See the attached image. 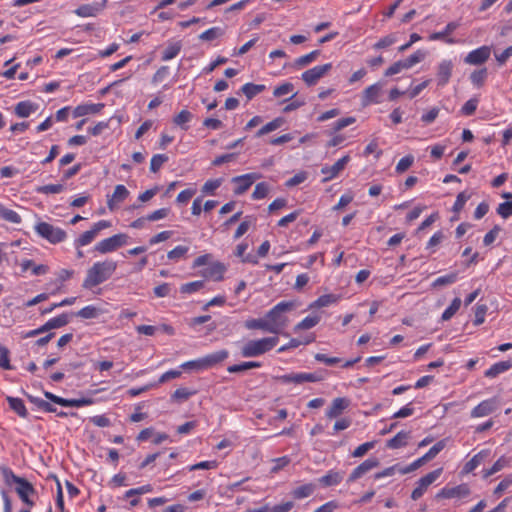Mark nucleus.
<instances>
[{
    "mask_svg": "<svg viewBox=\"0 0 512 512\" xmlns=\"http://www.w3.org/2000/svg\"><path fill=\"white\" fill-rule=\"evenodd\" d=\"M117 267V262L111 258L94 262L86 271L82 287L90 290L108 281L116 272Z\"/></svg>",
    "mask_w": 512,
    "mask_h": 512,
    "instance_id": "obj_1",
    "label": "nucleus"
},
{
    "mask_svg": "<svg viewBox=\"0 0 512 512\" xmlns=\"http://www.w3.org/2000/svg\"><path fill=\"white\" fill-rule=\"evenodd\" d=\"M296 306L294 301H281L265 314L272 334H278L287 326L286 313L292 311Z\"/></svg>",
    "mask_w": 512,
    "mask_h": 512,
    "instance_id": "obj_2",
    "label": "nucleus"
},
{
    "mask_svg": "<svg viewBox=\"0 0 512 512\" xmlns=\"http://www.w3.org/2000/svg\"><path fill=\"white\" fill-rule=\"evenodd\" d=\"M278 342L279 338L277 336L249 340L241 347V355L245 358L261 356L271 351Z\"/></svg>",
    "mask_w": 512,
    "mask_h": 512,
    "instance_id": "obj_3",
    "label": "nucleus"
},
{
    "mask_svg": "<svg viewBox=\"0 0 512 512\" xmlns=\"http://www.w3.org/2000/svg\"><path fill=\"white\" fill-rule=\"evenodd\" d=\"M34 230L38 236L47 240L51 244L61 243L67 238L65 230L44 221L37 222L34 226Z\"/></svg>",
    "mask_w": 512,
    "mask_h": 512,
    "instance_id": "obj_4",
    "label": "nucleus"
},
{
    "mask_svg": "<svg viewBox=\"0 0 512 512\" xmlns=\"http://www.w3.org/2000/svg\"><path fill=\"white\" fill-rule=\"evenodd\" d=\"M129 240L130 237L125 233L114 234L97 242L94 246V251L102 255L112 253L127 245Z\"/></svg>",
    "mask_w": 512,
    "mask_h": 512,
    "instance_id": "obj_5",
    "label": "nucleus"
},
{
    "mask_svg": "<svg viewBox=\"0 0 512 512\" xmlns=\"http://www.w3.org/2000/svg\"><path fill=\"white\" fill-rule=\"evenodd\" d=\"M2 475L7 485H15V492L17 495L20 494H36V489L32 483L26 478L16 475L12 469L5 467L2 469Z\"/></svg>",
    "mask_w": 512,
    "mask_h": 512,
    "instance_id": "obj_6",
    "label": "nucleus"
},
{
    "mask_svg": "<svg viewBox=\"0 0 512 512\" xmlns=\"http://www.w3.org/2000/svg\"><path fill=\"white\" fill-rule=\"evenodd\" d=\"M425 52L421 50H417L413 54H411L408 58L403 60H398L390 65L384 72V76L391 77L393 75L401 73L403 70H408L424 60Z\"/></svg>",
    "mask_w": 512,
    "mask_h": 512,
    "instance_id": "obj_7",
    "label": "nucleus"
},
{
    "mask_svg": "<svg viewBox=\"0 0 512 512\" xmlns=\"http://www.w3.org/2000/svg\"><path fill=\"white\" fill-rule=\"evenodd\" d=\"M324 379L323 375L319 372L307 373V372H293L276 377V380L282 384L293 383L295 385H301L306 382L315 383L320 382Z\"/></svg>",
    "mask_w": 512,
    "mask_h": 512,
    "instance_id": "obj_8",
    "label": "nucleus"
},
{
    "mask_svg": "<svg viewBox=\"0 0 512 512\" xmlns=\"http://www.w3.org/2000/svg\"><path fill=\"white\" fill-rule=\"evenodd\" d=\"M445 446H446L445 440L438 441L423 456L416 459L415 461L410 463L408 466L403 467V469H399V473L400 474H408L414 470H417L426 462L434 459L445 448Z\"/></svg>",
    "mask_w": 512,
    "mask_h": 512,
    "instance_id": "obj_9",
    "label": "nucleus"
},
{
    "mask_svg": "<svg viewBox=\"0 0 512 512\" xmlns=\"http://www.w3.org/2000/svg\"><path fill=\"white\" fill-rule=\"evenodd\" d=\"M111 226L112 224L109 220H100L94 223L90 230L83 232L77 239H75V248H81L89 245L97 237L100 231L110 228Z\"/></svg>",
    "mask_w": 512,
    "mask_h": 512,
    "instance_id": "obj_10",
    "label": "nucleus"
},
{
    "mask_svg": "<svg viewBox=\"0 0 512 512\" xmlns=\"http://www.w3.org/2000/svg\"><path fill=\"white\" fill-rule=\"evenodd\" d=\"M441 474L442 468H438L421 477L416 482V486L411 493V499L414 501L420 499L428 490L429 486L433 484L440 477Z\"/></svg>",
    "mask_w": 512,
    "mask_h": 512,
    "instance_id": "obj_11",
    "label": "nucleus"
},
{
    "mask_svg": "<svg viewBox=\"0 0 512 512\" xmlns=\"http://www.w3.org/2000/svg\"><path fill=\"white\" fill-rule=\"evenodd\" d=\"M260 178L261 175L258 173H247L233 177L231 180L234 184L233 193L237 196L244 194Z\"/></svg>",
    "mask_w": 512,
    "mask_h": 512,
    "instance_id": "obj_12",
    "label": "nucleus"
},
{
    "mask_svg": "<svg viewBox=\"0 0 512 512\" xmlns=\"http://www.w3.org/2000/svg\"><path fill=\"white\" fill-rule=\"evenodd\" d=\"M332 69L331 63L314 66L301 74V79L307 86L315 85L322 77H324Z\"/></svg>",
    "mask_w": 512,
    "mask_h": 512,
    "instance_id": "obj_13",
    "label": "nucleus"
},
{
    "mask_svg": "<svg viewBox=\"0 0 512 512\" xmlns=\"http://www.w3.org/2000/svg\"><path fill=\"white\" fill-rule=\"evenodd\" d=\"M44 396L50 400L51 402L58 404L63 407H84L94 404L93 398H79V399H66L60 396H57L49 391L44 392Z\"/></svg>",
    "mask_w": 512,
    "mask_h": 512,
    "instance_id": "obj_14",
    "label": "nucleus"
},
{
    "mask_svg": "<svg viewBox=\"0 0 512 512\" xmlns=\"http://www.w3.org/2000/svg\"><path fill=\"white\" fill-rule=\"evenodd\" d=\"M349 161L350 156L345 155L342 158L338 159L333 165L323 166L321 168V173L324 175L322 182L326 183L336 178L344 170Z\"/></svg>",
    "mask_w": 512,
    "mask_h": 512,
    "instance_id": "obj_15",
    "label": "nucleus"
},
{
    "mask_svg": "<svg viewBox=\"0 0 512 512\" xmlns=\"http://www.w3.org/2000/svg\"><path fill=\"white\" fill-rule=\"evenodd\" d=\"M471 490L466 483L459 484L455 487H443L437 494V499H452V498H465L468 497Z\"/></svg>",
    "mask_w": 512,
    "mask_h": 512,
    "instance_id": "obj_16",
    "label": "nucleus"
},
{
    "mask_svg": "<svg viewBox=\"0 0 512 512\" xmlns=\"http://www.w3.org/2000/svg\"><path fill=\"white\" fill-rule=\"evenodd\" d=\"M379 464V460L375 457L366 459L352 470V472L348 476L347 482L353 483L357 481L358 479L366 475L368 472H370L372 469L378 467Z\"/></svg>",
    "mask_w": 512,
    "mask_h": 512,
    "instance_id": "obj_17",
    "label": "nucleus"
},
{
    "mask_svg": "<svg viewBox=\"0 0 512 512\" xmlns=\"http://www.w3.org/2000/svg\"><path fill=\"white\" fill-rule=\"evenodd\" d=\"M129 194V190L123 184L116 185L112 195L107 196L108 209L110 211L116 210L128 198Z\"/></svg>",
    "mask_w": 512,
    "mask_h": 512,
    "instance_id": "obj_18",
    "label": "nucleus"
},
{
    "mask_svg": "<svg viewBox=\"0 0 512 512\" xmlns=\"http://www.w3.org/2000/svg\"><path fill=\"white\" fill-rule=\"evenodd\" d=\"M453 68L454 64L452 60L449 59H444L438 64L436 70V80L438 86L444 87L449 83Z\"/></svg>",
    "mask_w": 512,
    "mask_h": 512,
    "instance_id": "obj_19",
    "label": "nucleus"
},
{
    "mask_svg": "<svg viewBox=\"0 0 512 512\" xmlns=\"http://www.w3.org/2000/svg\"><path fill=\"white\" fill-rule=\"evenodd\" d=\"M107 5V0H102L101 2H93L89 4H83L78 6L74 13L82 18L95 17L101 11L105 9Z\"/></svg>",
    "mask_w": 512,
    "mask_h": 512,
    "instance_id": "obj_20",
    "label": "nucleus"
},
{
    "mask_svg": "<svg viewBox=\"0 0 512 512\" xmlns=\"http://www.w3.org/2000/svg\"><path fill=\"white\" fill-rule=\"evenodd\" d=\"M491 55V48L489 46H481L477 49L470 51L464 62L469 65H481L485 63Z\"/></svg>",
    "mask_w": 512,
    "mask_h": 512,
    "instance_id": "obj_21",
    "label": "nucleus"
},
{
    "mask_svg": "<svg viewBox=\"0 0 512 512\" xmlns=\"http://www.w3.org/2000/svg\"><path fill=\"white\" fill-rule=\"evenodd\" d=\"M104 107V103H82L73 109L72 116L79 118L87 115L100 114Z\"/></svg>",
    "mask_w": 512,
    "mask_h": 512,
    "instance_id": "obj_22",
    "label": "nucleus"
},
{
    "mask_svg": "<svg viewBox=\"0 0 512 512\" xmlns=\"http://www.w3.org/2000/svg\"><path fill=\"white\" fill-rule=\"evenodd\" d=\"M497 408V400L496 398H490L481 401L477 406H475L471 410V417L472 418H480L485 417L493 413Z\"/></svg>",
    "mask_w": 512,
    "mask_h": 512,
    "instance_id": "obj_23",
    "label": "nucleus"
},
{
    "mask_svg": "<svg viewBox=\"0 0 512 512\" xmlns=\"http://www.w3.org/2000/svg\"><path fill=\"white\" fill-rule=\"evenodd\" d=\"M382 85L380 83H374L364 89L361 97L362 106L366 107L370 104L379 103V97L381 94Z\"/></svg>",
    "mask_w": 512,
    "mask_h": 512,
    "instance_id": "obj_24",
    "label": "nucleus"
},
{
    "mask_svg": "<svg viewBox=\"0 0 512 512\" xmlns=\"http://www.w3.org/2000/svg\"><path fill=\"white\" fill-rule=\"evenodd\" d=\"M226 270L227 268L222 262L216 261L213 262L208 268L203 270L201 272V275L204 278L219 282L224 279V274Z\"/></svg>",
    "mask_w": 512,
    "mask_h": 512,
    "instance_id": "obj_25",
    "label": "nucleus"
},
{
    "mask_svg": "<svg viewBox=\"0 0 512 512\" xmlns=\"http://www.w3.org/2000/svg\"><path fill=\"white\" fill-rule=\"evenodd\" d=\"M350 405V400L345 397L335 398L330 407L326 410V417L334 419L339 417Z\"/></svg>",
    "mask_w": 512,
    "mask_h": 512,
    "instance_id": "obj_26",
    "label": "nucleus"
},
{
    "mask_svg": "<svg viewBox=\"0 0 512 512\" xmlns=\"http://www.w3.org/2000/svg\"><path fill=\"white\" fill-rule=\"evenodd\" d=\"M459 24L457 22H449L442 31L434 32L429 35L428 39L430 41L443 40L447 44H454L456 41L453 38H449L448 36L458 28Z\"/></svg>",
    "mask_w": 512,
    "mask_h": 512,
    "instance_id": "obj_27",
    "label": "nucleus"
},
{
    "mask_svg": "<svg viewBox=\"0 0 512 512\" xmlns=\"http://www.w3.org/2000/svg\"><path fill=\"white\" fill-rule=\"evenodd\" d=\"M229 356V352L225 349L219 350L210 354L205 355L202 358L204 370H208L217 364L223 362Z\"/></svg>",
    "mask_w": 512,
    "mask_h": 512,
    "instance_id": "obj_28",
    "label": "nucleus"
},
{
    "mask_svg": "<svg viewBox=\"0 0 512 512\" xmlns=\"http://www.w3.org/2000/svg\"><path fill=\"white\" fill-rule=\"evenodd\" d=\"M38 109V104L25 100L18 102L14 107V113L17 117L27 118L31 114L35 113Z\"/></svg>",
    "mask_w": 512,
    "mask_h": 512,
    "instance_id": "obj_29",
    "label": "nucleus"
},
{
    "mask_svg": "<svg viewBox=\"0 0 512 512\" xmlns=\"http://www.w3.org/2000/svg\"><path fill=\"white\" fill-rule=\"evenodd\" d=\"M343 477L344 472L331 469L325 475L320 477L318 481L324 487H331L340 484Z\"/></svg>",
    "mask_w": 512,
    "mask_h": 512,
    "instance_id": "obj_30",
    "label": "nucleus"
},
{
    "mask_svg": "<svg viewBox=\"0 0 512 512\" xmlns=\"http://www.w3.org/2000/svg\"><path fill=\"white\" fill-rule=\"evenodd\" d=\"M182 46L183 45L180 40H169L162 52L161 59L163 61H169L174 59L182 50Z\"/></svg>",
    "mask_w": 512,
    "mask_h": 512,
    "instance_id": "obj_31",
    "label": "nucleus"
},
{
    "mask_svg": "<svg viewBox=\"0 0 512 512\" xmlns=\"http://www.w3.org/2000/svg\"><path fill=\"white\" fill-rule=\"evenodd\" d=\"M490 455V450L483 449L477 454H475L468 462L465 463L463 467V473L468 474L474 471L488 456Z\"/></svg>",
    "mask_w": 512,
    "mask_h": 512,
    "instance_id": "obj_32",
    "label": "nucleus"
},
{
    "mask_svg": "<svg viewBox=\"0 0 512 512\" xmlns=\"http://www.w3.org/2000/svg\"><path fill=\"white\" fill-rule=\"evenodd\" d=\"M511 368H512L511 360L500 361V362L494 363L489 369H487L484 372V375H485V377L492 379V378H495L498 375L508 371Z\"/></svg>",
    "mask_w": 512,
    "mask_h": 512,
    "instance_id": "obj_33",
    "label": "nucleus"
},
{
    "mask_svg": "<svg viewBox=\"0 0 512 512\" xmlns=\"http://www.w3.org/2000/svg\"><path fill=\"white\" fill-rule=\"evenodd\" d=\"M248 249V243L242 242L239 243L236 246V249L234 251V255L241 259L242 263H249L252 265L258 264V257L252 254H245L246 250Z\"/></svg>",
    "mask_w": 512,
    "mask_h": 512,
    "instance_id": "obj_34",
    "label": "nucleus"
},
{
    "mask_svg": "<svg viewBox=\"0 0 512 512\" xmlns=\"http://www.w3.org/2000/svg\"><path fill=\"white\" fill-rule=\"evenodd\" d=\"M410 438L409 431H400L393 438L389 439L386 443V447L389 449H399L405 447Z\"/></svg>",
    "mask_w": 512,
    "mask_h": 512,
    "instance_id": "obj_35",
    "label": "nucleus"
},
{
    "mask_svg": "<svg viewBox=\"0 0 512 512\" xmlns=\"http://www.w3.org/2000/svg\"><path fill=\"white\" fill-rule=\"evenodd\" d=\"M511 462L512 459L510 457L501 456L494 462V464L489 469L483 470V477L488 478L493 474L509 467L511 465Z\"/></svg>",
    "mask_w": 512,
    "mask_h": 512,
    "instance_id": "obj_36",
    "label": "nucleus"
},
{
    "mask_svg": "<svg viewBox=\"0 0 512 512\" xmlns=\"http://www.w3.org/2000/svg\"><path fill=\"white\" fill-rule=\"evenodd\" d=\"M104 313H105V310L100 307H97L95 305H87V306L81 308L76 313V316L83 318V319H96Z\"/></svg>",
    "mask_w": 512,
    "mask_h": 512,
    "instance_id": "obj_37",
    "label": "nucleus"
},
{
    "mask_svg": "<svg viewBox=\"0 0 512 512\" xmlns=\"http://www.w3.org/2000/svg\"><path fill=\"white\" fill-rule=\"evenodd\" d=\"M9 407L21 418H27L28 411L22 399L8 396L6 398Z\"/></svg>",
    "mask_w": 512,
    "mask_h": 512,
    "instance_id": "obj_38",
    "label": "nucleus"
},
{
    "mask_svg": "<svg viewBox=\"0 0 512 512\" xmlns=\"http://www.w3.org/2000/svg\"><path fill=\"white\" fill-rule=\"evenodd\" d=\"M192 118V113L187 109H183L173 117V123L176 126H179L182 130L187 131L189 129L188 123Z\"/></svg>",
    "mask_w": 512,
    "mask_h": 512,
    "instance_id": "obj_39",
    "label": "nucleus"
},
{
    "mask_svg": "<svg viewBox=\"0 0 512 512\" xmlns=\"http://www.w3.org/2000/svg\"><path fill=\"white\" fill-rule=\"evenodd\" d=\"M0 218L11 224H20L22 222L21 216L14 210L5 207L0 203Z\"/></svg>",
    "mask_w": 512,
    "mask_h": 512,
    "instance_id": "obj_40",
    "label": "nucleus"
},
{
    "mask_svg": "<svg viewBox=\"0 0 512 512\" xmlns=\"http://www.w3.org/2000/svg\"><path fill=\"white\" fill-rule=\"evenodd\" d=\"M314 491L315 485L312 483H307L293 489L291 495L294 499L300 500L310 497Z\"/></svg>",
    "mask_w": 512,
    "mask_h": 512,
    "instance_id": "obj_41",
    "label": "nucleus"
},
{
    "mask_svg": "<svg viewBox=\"0 0 512 512\" xmlns=\"http://www.w3.org/2000/svg\"><path fill=\"white\" fill-rule=\"evenodd\" d=\"M244 326L249 330L259 329L271 333V328L268 326L266 316H264V318L248 319L245 321Z\"/></svg>",
    "mask_w": 512,
    "mask_h": 512,
    "instance_id": "obj_42",
    "label": "nucleus"
},
{
    "mask_svg": "<svg viewBox=\"0 0 512 512\" xmlns=\"http://www.w3.org/2000/svg\"><path fill=\"white\" fill-rule=\"evenodd\" d=\"M69 323V318H68V315L63 313L61 315H58L56 317H53L51 319H49L44 325V330L45 332L51 330V329H56V328H61L65 325H67Z\"/></svg>",
    "mask_w": 512,
    "mask_h": 512,
    "instance_id": "obj_43",
    "label": "nucleus"
},
{
    "mask_svg": "<svg viewBox=\"0 0 512 512\" xmlns=\"http://www.w3.org/2000/svg\"><path fill=\"white\" fill-rule=\"evenodd\" d=\"M319 55H320L319 50H313L308 54H305V55H302V56L296 58L293 65L297 69L306 67L307 65L314 62L318 58Z\"/></svg>",
    "mask_w": 512,
    "mask_h": 512,
    "instance_id": "obj_44",
    "label": "nucleus"
},
{
    "mask_svg": "<svg viewBox=\"0 0 512 512\" xmlns=\"http://www.w3.org/2000/svg\"><path fill=\"white\" fill-rule=\"evenodd\" d=\"M339 296L335 294H325L318 297L314 302L310 304V308H322L327 307L331 304L337 303Z\"/></svg>",
    "mask_w": 512,
    "mask_h": 512,
    "instance_id": "obj_45",
    "label": "nucleus"
},
{
    "mask_svg": "<svg viewBox=\"0 0 512 512\" xmlns=\"http://www.w3.org/2000/svg\"><path fill=\"white\" fill-rule=\"evenodd\" d=\"M265 85L263 84H254V83H245L241 87V91L247 97L248 100H251L256 95L260 94L265 90Z\"/></svg>",
    "mask_w": 512,
    "mask_h": 512,
    "instance_id": "obj_46",
    "label": "nucleus"
},
{
    "mask_svg": "<svg viewBox=\"0 0 512 512\" xmlns=\"http://www.w3.org/2000/svg\"><path fill=\"white\" fill-rule=\"evenodd\" d=\"M319 322H320V316L309 315L295 325L294 331L297 332L300 330L311 329V328L315 327Z\"/></svg>",
    "mask_w": 512,
    "mask_h": 512,
    "instance_id": "obj_47",
    "label": "nucleus"
},
{
    "mask_svg": "<svg viewBox=\"0 0 512 512\" xmlns=\"http://www.w3.org/2000/svg\"><path fill=\"white\" fill-rule=\"evenodd\" d=\"M261 363L257 361H247L240 364H233L227 367L229 373H239L253 368L261 367Z\"/></svg>",
    "mask_w": 512,
    "mask_h": 512,
    "instance_id": "obj_48",
    "label": "nucleus"
},
{
    "mask_svg": "<svg viewBox=\"0 0 512 512\" xmlns=\"http://www.w3.org/2000/svg\"><path fill=\"white\" fill-rule=\"evenodd\" d=\"M284 123L283 118L278 117L273 119L272 121L265 124L261 129H259L256 133V137H262L265 134H268L276 129L280 128Z\"/></svg>",
    "mask_w": 512,
    "mask_h": 512,
    "instance_id": "obj_49",
    "label": "nucleus"
},
{
    "mask_svg": "<svg viewBox=\"0 0 512 512\" xmlns=\"http://www.w3.org/2000/svg\"><path fill=\"white\" fill-rule=\"evenodd\" d=\"M488 76V72L486 68H481L479 70H475L470 75L471 83L480 88L484 85Z\"/></svg>",
    "mask_w": 512,
    "mask_h": 512,
    "instance_id": "obj_50",
    "label": "nucleus"
},
{
    "mask_svg": "<svg viewBox=\"0 0 512 512\" xmlns=\"http://www.w3.org/2000/svg\"><path fill=\"white\" fill-rule=\"evenodd\" d=\"M461 306V299L459 297H456L452 300L451 304L444 310L442 313L441 319L443 321L450 320L456 312L459 310Z\"/></svg>",
    "mask_w": 512,
    "mask_h": 512,
    "instance_id": "obj_51",
    "label": "nucleus"
},
{
    "mask_svg": "<svg viewBox=\"0 0 512 512\" xmlns=\"http://www.w3.org/2000/svg\"><path fill=\"white\" fill-rule=\"evenodd\" d=\"M65 189L63 184H47L43 186H39L35 189V191L39 194H59L63 192Z\"/></svg>",
    "mask_w": 512,
    "mask_h": 512,
    "instance_id": "obj_52",
    "label": "nucleus"
},
{
    "mask_svg": "<svg viewBox=\"0 0 512 512\" xmlns=\"http://www.w3.org/2000/svg\"><path fill=\"white\" fill-rule=\"evenodd\" d=\"M224 34V30L220 27H211L199 35V39L203 41H212Z\"/></svg>",
    "mask_w": 512,
    "mask_h": 512,
    "instance_id": "obj_53",
    "label": "nucleus"
},
{
    "mask_svg": "<svg viewBox=\"0 0 512 512\" xmlns=\"http://www.w3.org/2000/svg\"><path fill=\"white\" fill-rule=\"evenodd\" d=\"M194 394H196L195 390H190L185 387H180L174 391V393L171 395V399L173 401H177V402L186 401Z\"/></svg>",
    "mask_w": 512,
    "mask_h": 512,
    "instance_id": "obj_54",
    "label": "nucleus"
},
{
    "mask_svg": "<svg viewBox=\"0 0 512 512\" xmlns=\"http://www.w3.org/2000/svg\"><path fill=\"white\" fill-rule=\"evenodd\" d=\"M204 285L205 283L203 280L188 282L181 285L180 292L183 294H192L201 290Z\"/></svg>",
    "mask_w": 512,
    "mask_h": 512,
    "instance_id": "obj_55",
    "label": "nucleus"
},
{
    "mask_svg": "<svg viewBox=\"0 0 512 512\" xmlns=\"http://www.w3.org/2000/svg\"><path fill=\"white\" fill-rule=\"evenodd\" d=\"M222 182V178L207 180L202 186L201 191L204 195H213L215 190H217L222 185Z\"/></svg>",
    "mask_w": 512,
    "mask_h": 512,
    "instance_id": "obj_56",
    "label": "nucleus"
},
{
    "mask_svg": "<svg viewBox=\"0 0 512 512\" xmlns=\"http://www.w3.org/2000/svg\"><path fill=\"white\" fill-rule=\"evenodd\" d=\"M457 278H458L457 273L452 272V273H449V274H446V275L436 278L433 281L432 286L440 287V286H445V285H451L457 281Z\"/></svg>",
    "mask_w": 512,
    "mask_h": 512,
    "instance_id": "obj_57",
    "label": "nucleus"
},
{
    "mask_svg": "<svg viewBox=\"0 0 512 512\" xmlns=\"http://www.w3.org/2000/svg\"><path fill=\"white\" fill-rule=\"evenodd\" d=\"M168 161V156L165 154H155L150 161V171L153 173L158 172L164 163Z\"/></svg>",
    "mask_w": 512,
    "mask_h": 512,
    "instance_id": "obj_58",
    "label": "nucleus"
},
{
    "mask_svg": "<svg viewBox=\"0 0 512 512\" xmlns=\"http://www.w3.org/2000/svg\"><path fill=\"white\" fill-rule=\"evenodd\" d=\"M293 91L294 85L290 82H284L281 85L274 88L273 96L276 98H280L293 93Z\"/></svg>",
    "mask_w": 512,
    "mask_h": 512,
    "instance_id": "obj_59",
    "label": "nucleus"
},
{
    "mask_svg": "<svg viewBox=\"0 0 512 512\" xmlns=\"http://www.w3.org/2000/svg\"><path fill=\"white\" fill-rule=\"evenodd\" d=\"M479 99L477 97L470 98L461 107V113L465 116H471L477 110Z\"/></svg>",
    "mask_w": 512,
    "mask_h": 512,
    "instance_id": "obj_60",
    "label": "nucleus"
},
{
    "mask_svg": "<svg viewBox=\"0 0 512 512\" xmlns=\"http://www.w3.org/2000/svg\"><path fill=\"white\" fill-rule=\"evenodd\" d=\"M188 250L187 246L178 245L167 253V257L169 260L178 261L186 256Z\"/></svg>",
    "mask_w": 512,
    "mask_h": 512,
    "instance_id": "obj_61",
    "label": "nucleus"
},
{
    "mask_svg": "<svg viewBox=\"0 0 512 512\" xmlns=\"http://www.w3.org/2000/svg\"><path fill=\"white\" fill-rule=\"evenodd\" d=\"M269 193V185L266 182L257 183L252 193V199H264Z\"/></svg>",
    "mask_w": 512,
    "mask_h": 512,
    "instance_id": "obj_62",
    "label": "nucleus"
},
{
    "mask_svg": "<svg viewBox=\"0 0 512 512\" xmlns=\"http://www.w3.org/2000/svg\"><path fill=\"white\" fill-rule=\"evenodd\" d=\"M511 486H512V474H508L499 482V484L494 489L493 493H494V495L499 497L500 495H502L503 492H505Z\"/></svg>",
    "mask_w": 512,
    "mask_h": 512,
    "instance_id": "obj_63",
    "label": "nucleus"
},
{
    "mask_svg": "<svg viewBox=\"0 0 512 512\" xmlns=\"http://www.w3.org/2000/svg\"><path fill=\"white\" fill-rule=\"evenodd\" d=\"M396 42V37L394 34L386 35L382 38H380L374 45L373 49L375 50H381L384 48H387L391 45H393Z\"/></svg>",
    "mask_w": 512,
    "mask_h": 512,
    "instance_id": "obj_64",
    "label": "nucleus"
}]
</instances>
